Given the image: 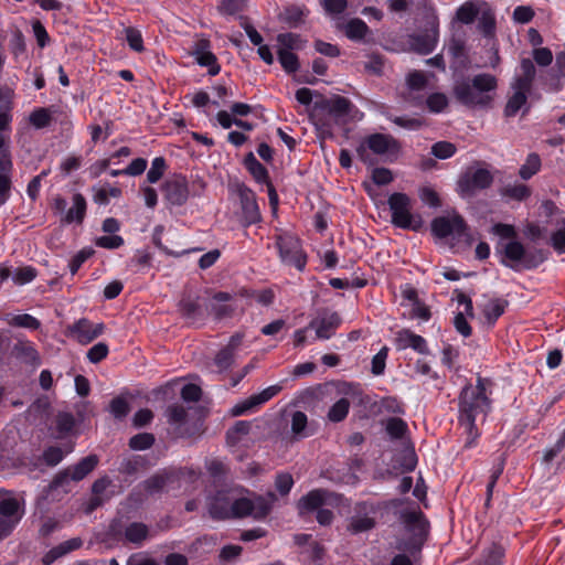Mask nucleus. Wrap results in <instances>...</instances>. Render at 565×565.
<instances>
[{"instance_id":"obj_1","label":"nucleus","mask_w":565,"mask_h":565,"mask_svg":"<svg viewBox=\"0 0 565 565\" xmlns=\"http://www.w3.org/2000/svg\"><path fill=\"white\" fill-rule=\"evenodd\" d=\"M497 87L498 79L494 75L481 73L475 75L472 78H456L452 86V94L455 98L465 106H483L491 100L490 96L486 95V93L495 90Z\"/></svg>"},{"instance_id":"obj_2","label":"nucleus","mask_w":565,"mask_h":565,"mask_svg":"<svg viewBox=\"0 0 565 565\" xmlns=\"http://www.w3.org/2000/svg\"><path fill=\"white\" fill-rule=\"evenodd\" d=\"M489 380L478 376L476 385L467 384L459 395V422H476L480 415L486 416L490 411V399L487 396Z\"/></svg>"},{"instance_id":"obj_3","label":"nucleus","mask_w":565,"mask_h":565,"mask_svg":"<svg viewBox=\"0 0 565 565\" xmlns=\"http://www.w3.org/2000/svg\"><path fill=\"white\" fill-rule=\"evenodd\" d=\"M546 249H497L495 257L504 266L514 270L531 269L542 264Z\"/></svg>"},{"instance_id":"obj_4","label":"nucleus","mask_w":565,"mask_h":565,"mask_svg":"<svg viewBox=\"0 0 565 565\" xmlns=\"http://www.w3.org/2000/svg\"><path fill=\"white\" fill-rule=\"evenodd\" d=\"M430 230L433 235L438 238L451 237L458 242H469L470 238L469 226L458 213L435 217L431 221Z\"/></svg>"},{"instance_id":"obj_5","label":"nucleus","mask_w":565,"mask_h":565,"mask_svg":"<svg viewBox=\"0 0 565 565\" xmlns=\"http://www.w3.org/2000/svg\"><path fill=\"white\" fill-rule=\"evenodd\" d=\"M402 519L405 527L413 533V539L409 542H399L397 548L408 552L414 556L422 550L423 541L427 533V521L418 509L404 511Z\"/></svg>"},{"instance_id":"obj_6","label":"nucleus","mask_w":565,"mask_h":565,"mask_svg":"<svg viewBox=\"0 0 565 565\" xmlns=\"http://www.w3.org/2000/svg\"><path fill=\"white\" fill-rule=\"evenodd\" d=\"M97 455H88L81 459L77 463L60 471L50 483L51 490L65 489L70 481H81L88 476L98 465Z\"/></svg>"},{"instance_id":"obj_7","label":"nucleus","mask_w":565,"mask_h":565,"mask_svg":"<svg viewBox=\"0 0 565 565\" xmlns=\"http://www.w3.org/2000/svg\"><path fill=\"white\" fill-rule=\"evenodd\" d=\"M243 166L257 184L266 185L269 205L273 211H276L279 204V196L270 180L268 169L257 160L252 151L245 154Z\"/></svg>"},{"instance_id":"obj_8","label":"nucleus","mask_w":565,"mask_h":565,"mask_svg":"<svg viewBox=\"0 0 565 565\" xmlns=\"http://www.w3.org/2000/svg\"><path fill=\"white\" fill-rule=\"evenodd\" d=\"M493 175L484 168H470L458 180V189L463 198H470L491 186Z\"/></svg>"},{"instance_id":"obj_9","label":"nucleus","mask_w":565,"mask_h":565,"mask_svg":"<svg viewBox=\"0 0 565 565\" xmlns=\"http://www.w3.org/2000/svg\"><path fill=\"white\" fill-rule=\"evenodd\" d=\"M371 150L375 154L396 153L401 149L398 140L391 135L375 132L367 136L364 141L356 148V153L363 162H367L369 154L366 150Z\"/></svg>"},{"instance_id":"obj_10","label":"nucleus","mask_w":565,"mask_h":565,"mask_svg":"<svg viewBox=\"0 0 565 565\" xmlns=\"http://www.w3.org/2000/svg\"><path fill=\"white\" fill-rule=\"evenodd\" d=\"M340 392L345 397L340 398L335 402L328 412V419L332 423L342 422L349 414L350 399L358 401L360 404L364 403L363 393L359 384L344 383Z\"/></svg>"},{"instance_id":"obj_11","label":"nucleus","mask_w":565,"mask_h":565,"mask_svg":"<svg viewBox=\"0 0 565 565\" xmlns=\"http://www.w3.org/2000/svg\"><path fill=\"white\" fill-rule=\"evenodd\" d=\"M270 509V503L263 498L250 500L248 498H236L233 494L231 518L252 515L256 519H263L269 513Z\"/></svg>"},{"instance_id":"obj_12","label":"nucleus","mask_w":565,"mask_h":565,"mask_svg":"<svg viewBox=\"0 0 565 565\" xmlns=\"http://www.w3.org/2000/svg\"><path fill=\"white\" fill-rule=\"evenodd\" d=\"M317 106L326 111L337 124H345L349 118H353V113H358V108L353 103L340 95L331 98H323Z\"/></svg>"},{"instance_id":"obj_13","label":"nucleus","mask_w":565,"mask_h":565,"mask_svg":"<svg viewBox=\"0 0 565 565\" xmlns=\"http://www.w3.org/2000/svg\"><path fill=\"white\" fill-rule=\"evenodd\" d=\"M392 223L399 228H412L411 199L405 193L395 192L388 198Z\"/></svg>"},{"instance_id":"obj_14","label":"nucleus","mask_w":565,"mask_h":565,"mask_svg":"<svg viewBox=\"0 0 565 565\" xmlns=\"http://www.w3.org/2000/svg\"><path fill=\"white\" fill-rule=\"evenodd\" d=\"M235 193L239 199L242 215L247 224H256L260 221V210L257 203L256 193L244 182L235 184Z\"/></svg>"},{"instance_id":"obj_15","label":"nucleus","mask_w":565,"mask_h":565,"mask_svg":"<svg viewBox=\"0 0 565 565\" xmlns=\"http://www.w3.org/2000/svg\"><path fill=\"white\" fill-rule=\"evenodd\" d=\"M281 390L282 387L279 384L264 388L262 392L238 402L232 408V415L242 416L256 411L259 406L275 397Z\"/></svg>"},{"instance_id":"obj_16","label":"nucleus","mask_w":565,"mask_h":565,"mask_svg":"<svg viewBox=\"0 0 565 565\" xmlns=\"http://www.w3.org/2000/svg\"><path fill=\"white\" fill-rule=\"evenodd\" d=\"M281 390L282 387L279 384L264 388L262 392L238 402L232 408V415L242 416L256 411L259 406L275 397Z\"/></svg>"},{"instance_id":"obj_17","label":"nucleus","mask_w":565,"mask_h":565,"mask_svg":"<svg viewBox=\"0 0 565 565\" xmlns=\"http://www.w3.org/2000/svg\"><path fill=\"white\" fill-rule=\"evenodd\" d=\"M166 200L175 206L183 205L189 198V184L184 175L178 174L166 180L162 185Z\"/></svg>"},{"instance_id":"obj_18","label":"nucleus","mask_w":565,"mask_h":565,"mask_svg":"<svg viewBox=\"0 0 565 565\" xmlns=\"http://www.w3.org/2000/svg\"><path fill=\"white\" fill-rule=\"evenodd\" d=\"M342 320L337 312L324 311L312 319L308 328L316 331V338L319 340H328L335 334Z\"/></svg>"},{"instance_id":"obj_19","label":"nucleus","mask_w":565,"mask_h":565,"mask_svg":"<svg viewBox=\"0 0 565 565\" xmlns=\"http://www.w3.org/2000/svg\"><path fill=\"white\" fill-rule=\"evenodd\" d=\"M191 54L200 66L207 68L210 76H216L221 72L218 60L210 50V41L201 40L196 42Z\"/></svg>"},{"instance_id":"obj_20","label":"nucleus","mask_w":565,"mask_h":565,"mask_svg":"<svg viewBox=\"0 0 565 565\" xmlns=\"http://www.w3.org/2000/svg\"><path fill=\"white\" fill-rule=\"evenodd\" d=\"M12 354L15 359L32 367H39L42 363L41 355L35 344L23 337H17V341L12 348Z\"/></svg>"},{"instance_id":"obj_21","label":"nucleus","mask_w":565,"mask_h":565,"mask_svg":"<svg viewBox=\"0 0 565 565\" xmlns=\"http://www.w3.org/2000/svg\"><path fill=\"white\" fill-rule=\"evenodd\" d=\"M70 335L82 344H87L98 338L104 331V324H94L89 320L83 318L72 324Z\"/></svg>"},{"instance_id":"obj_22","label":"nucleus","mask_w":565,"mask_h":565,"mask_svg":"<svg viewBox=\"0 0 565 565\" xmlns=\"http://www.w3.org/2000/svg\"><path fill=\"white\" fill-rule=\"evenodd\" d=\"M393 343L397 351L411 348L419 354L429 353L426 340L422 335L412 332L409 329H402L397 331Z\"/></svg>"},{"instance_id":"obj_23","label":"nucleus","mask_w":565,"mask_h":565,"mask_svg":"<svg viewBox=\"0 0 565 565\" xmlns=\"http://www.w3.org/2000/svg\"><path fill=\"white\" fill-rule=\"evenodd\" d=\"M242 341L243 335L235 333L230 338L228 343L216 353L214 365L217 367L218 373L227 371L234 364L235 353L242 344Z\"/></svg>"},{"instance_id":"obj_24","label":"nucleus","mask_w":565,"mask_h":565,"mask_svg":"<svg viewBox=\"0 0 565 565\" xmlns=\"http://www.w3.org/2000/svg\"><path fill=\"white\" fill-rule=\"evenodd\" d=\"M511 88L513 90V94L509 97L503 114L505 117H514L522 108L523 115L529 113L530 106H527V98L531 94V88H520L519 85L511 83Z\"/></svg>"},{"instance_id":"obj_25","label":"nucleus","mask_w":565,"mask_h":565,"mask_svg":"<svg viewBox=\"0 0 565 565\" xmlns=\"http://www.w3.org/2000/svg\"><path fill=\"white\" fill-rule=\"evenodd\" d=\"M233 493L230 491H218L210 499L209 512L213 519H231Z\"/></svg>"},{"instance_id":"obj_26","label":"nucleus","mask_w":565,"mask_h":565,"mask_svg":"<svg viewBox=\"0 0 565 565\" xmlns=\"http://www.w3.org/2000/svg\"><path fill=\"white\" fill-rule=\"evenodd\" d=\"M374 511L367 510L365 503L359 504L355 514L350 519L349 531L353 534L370 531L375 526V520L372 515Z\"/></svg>"},{"instance_id":"obj_27","label":"nucleus","mask_w":565,"mask_h":565,"mask_svg":"<svg viewBox=\"0 0 565 565\" xmlns=\"http://www.w3.org/2000/svg\"><path fill=\"white\" fill-rule=\"evenodd\" d=\"M331 493L324 489H315L303 495L298 502V509L301 514L319 510L327 503Z\"/></svg>"},{"instance_id":"obj_28","label":"nucleus","mask_w":565,"mask_h":565,"mask_svg":"<svg viewBox=\"0 0 565 565\" xmlns=\"http://www.w3.org/2000/svg\"><path fill=\"white\" fill-rule=\"evenodd\" d=\"M489 233L498 237L500 242H507L501 247H524V245L518 241L519 235L514 225L495 223L491 226Z\"/></svg>"},{"instance_id":"obj_29","label":"nucleus","mask_w":565,"mask_h":565,"mask_svg":"<svg viewBox=\"0 0 565 565\" xmlns=\"http://www.w3.org/2000/svg\"><path fill=\"white\" fill-rule=\"evenodd\" d=\"M82 544L83 542L79 537H73L71 540L64 541L61 544L52 547L49 552H46L42 557V563L44 565H51L58 558L79 548Z\"/></svg>"},{"instance_id":"obj_30","label":"nucleus","mask_w":565,"mask_h":565,"mask_svg":"<svg viewBox=\"0 0 565 565\" xmlns=\"http://www.w3.org/2000/svg\"><path fill=\"white\" fill-rule=\"evenodd\" d=\"M72 201L73 205L65 212V215L62 217V221L67 224H82L85 218L87 210L86 199L82 193H75L73 195Z\"/></svg>"},{"instance_id":"obj_31","label":"nucleus","mask_w":565,"mask_h":565,"mask_svg":"<svg viewBox=\"0 0 565 565\" xmlns=\"http://www.w3.org/2000/svg\"><path fill=\"white\" fill-rule=\"evenodd\" d=\"M23 513L24 511L21 509L18 499L6 492L4 497L0 499V518L10 519L18 524Z\"/></svg>"},{"instance_id":"obj_32","label":"nucleus","mask_w":565,"mask_h":565,"mask_svg":"<svg viewBox=\"0 0 565 565\" xmlns=\"http://www.w3.org/2000/svg\"><path fill=\"white\" fill-rule=\"evenodd\" d=\"M438 42V30L431 29L424 34H418L412 38V45L414 50L420 54H429L431 53Z\"/></svg>"},{"instance_id":"obj_33","label":"nucleus","mask_w":565,"mask_h":565,"mask_svg":"<svg viewBox=\"0 0 565 565\" xmlns=\"http://www.w3.org/2000/svg\"><path fill=\"white\" fill-rule=\"evenodd\" d=\"M508 300L503 298H489L482 305V313L488 323L494 324L495 321L504 313L508 307Z\"/></svg>"},{"instance_id":"obj_34","label":"nucleus","mask_w":565,"mask_h":565,"mask_svg":"<svg viewBox=\"0 0 565 565\" xmlns=\"http://www.w3.org/2000/svg\"><path fill=\"white\" fill-rule=\"evenodd\" d=\"M521 74L516 75L512 83L519 85L520 88H533L535 78V66L532 60L523 58L520 63Z\"/></svg>"},{"instance_id":"obj_35","label":"nucleus","mask_w":565,"mask_h":565,"mask_svg":"<svg viewBox=\"0 0 565 565\" xmlns=\"http://www.w3.org/2000/svg\"><path fill=\"white\" fill-rule=\"evenodd\" d=\"M233 296L230 292L218 291L213 296V300L217 303H213L211 307L212 313L216 319H223L232 316L234 312V307L231 305L224 303L231 301Z\"/></svg>"},{"instance_id":"obj_36","label":"nucleus","mask_w":565,"mask_h":565,"mask_svg":"<svg viewBox=\"0 0 565 565\" xmlns=\"http://www.w3.org/2000/svg\"><path fill=\"white\" fill-rule=\"evenodd\" d=\"M281 262L287 265L302 270L307 264V255L303 249H278Z\"/></svg>"},{"instance_id":"obj_37","label":"nucleus","mask_w":565,"mask_h":565,"mask_svg":"<svg viewBox=\"0 0 565 565\" xmlns=\"http://www.w3.org/2000/svg\"><path fill=\"white\" fill-rule=\"evenodd\" d=\"M309 10L301 6H289L285 8L281 19L290 28H298L308 15Z\"/></svg>"},{"instance_id":"obj_38","label":"nucleus","mask_w":565,"mask_h":565,"mask_svg":"<svg viewBox=\"0 0 565 565\" xmlns=\"http://www.w3.org/2000/svg\"><path fill=\"white\" fill-rule=\"evenodd\" d=\"M148 527L143 523L132 522L125 529V539L136 545H140L148 537Z\"/></svg>"},{"instance_id":"obj_39","label":"nucleus","mask_w":565,"mask_h":565,"mask_svg":"<svg viewBox=\"0 0 565 565\" xmlns=\"http://www.w3.org/2000/svg\"><path fill=\"white\" fill-rule=\"evenodd\" d=\"M9 326L14 328H24L28 330H38L41 327V321L29 313H20L11 316L7 319Z\"/></svg>"},{"instance_id":"obj_40","label":"nucleus","mask_w":565,"mask_h":565,"mask_svg":"<svg viewBox=\"0 0 565 565\" xmlns=\"http://www.w3.org/2000/svg\"><path fill=\"white\" fill-rule=\"evenodd\" d=\"M369 32L367 24L359 18L351 19L347 23L345 35L352 41H361Z\"/></svg>"},{"instance_id":"obj_41","label":"nucleus","mask_w":565,"mask_h":565,"mask_svg":"<svg viewBox=\"0 0 565 565\" xmlns=\"http://www.w3.org/2000/svg\"><path fill=\"white\" fill-rule=\"evenodd\" d=\"M30 124L36 129H43L52 122V110L46 107L35 108L29 116Z\"/></svg>"},{"instance_id":"obj_42","label":"nucleus","mask_w":565,"mask_h":565,"mask_svg":"<svg viewBox=\"0 0 565 565\" xmlns=\"http://www.w3.org/2000/svg\"><path fill=\"white\" fill-rule=\"evenodd\" d=\"M277 55L278 61L286 73L291 74L299 70V58L295 53L287 51L286 49H279L277 51Z\"/></svg>"},{"instance_id":"obj_43","label":"nucleus","mask_w":565,"mask_h":565,"mask_svg":"<svg viewBox=\"0 0 565 565\" xmlns=\"http://www.w3.org/2000/svg\"><path fill=\"white\" fill-rule=\"evenodd\" d=\"M541 169V158L537 153H530L525 160V163L520 168L519 175L523 180L531 179Z\"/></svg>"},{"instance_id":"obj_44","label":"nucleus","mask_w":565,"mask_h":565,"mask_svg":"<svg viewBox=\"0 0 565 565\" xmlns=\"http://www.w3.org/2000/svg\"><path fill=\"white\" fill-rule=\"evenodd\" d=\"M479 14V9L472 1H467L461 4L456 12V18L459 22L463 24H470L475 22Z\"/></svg>"},{"instance_id":"obj_45","label":"nucleus","mask_w":565,"mask_h":565,"mask_svg":"<svg viewBox=\"0 0 565 565\" xmlns=\"http://www.w3.org/2000/svg\"><path fill=\"white\" fill-rule=\"evenodd\" d=\"M125 40L128 46L135 52H143V39L141 32L135 26H127L124 30Z\"/></svg>"},{"instance_id":"obj_46","label":"nucleus","mask_w":565,"mask_h":565,"mask_svg":"<svg viewBox=\"0 0 565 565\" xmlns=\"http://www.w3.org/2000/svg\"><path fill=\"white\" fill-rule=\"evenodd\" d=\"M38 276V270L32 266L18 267L12 273V280L18 286H23L33 281Z\"/></svg>"},{"instance_id":"obj_47","label":"nucleus","mask_w":565,"mask_h":565,"mask_svg":"<svg viewBox=\"0 0 565 565\" xmlns=\"http://www.w3.org/2000/svg\"><path fill=\"white\" fill-rule=\"evenodd\" d=\"M167 161L163 157H156L151 161V167L147 172V181L149 183H157L167 170Z\"/></svg>"},{"instance_id":"obj_48","label":"nucleus","mask_w":565,"mask_h":565,"mask_svg":"<svg viewBox=\"0 0 565 565\" xmlns=\"http://www.w3.org/2000/svg\"><path fill=\"white\" fill-rule=\"evenodd\" d=\"M205 468L209 472V475L215 480L221 481L225 478L226 473L228 472L227 465L216 458L207 459L205 461Z\"/></svg>"},{"instance_id":"obj_49","label":"nucleus","mask_w":565,"mask_h":565,"mask_svg":"<svg viewBox=\"0 0 565 565\" xmlns=\"http://www.w3.org/2000/svg\"><path fill=\"white\" fill-rule=\"evenodd\" d=\"M460 426L463 428L465 434V449L473 448L477 445V439L480 436L479 429L476 425V422H459Z\"/></svg>"},{"instance_id":"obj_50","label":"nucleus","mask_w":565,"mask_h":565,"mask_svg":"<svg viewBox=\"0 0 565 565\" xmlns=\"http://www.w3.org/2000/svg\"><path fill=\"white\" fill-rule=\"evenodd\" d=\"M241 295L246 298H254L258 303L263 306H269L274 302L275 294L271 289L263 290H247L243 289Z\"/></svg>"},{"instance_id":"obj_51","label":"nucleus","mask_w":565,"mask_h":565,"mask_svg":"<svg viewBox=\"0 0 565 565\" xmlns=\"http://www.w3.org/2000/svg\"><path fill=\"white\" fill-rule=\"evenodd\" d=\"M180 309L186 318L192 320H196L203 316L200 303L191 298H183L180 301Z\"/></svg>"},{"instance_id":"obj_52","label":"nucleus","mask_w":565,"mask_h":565,"mask_svg":"<svg viewBox=\"0 0 565 565\" xmlns=\"http://www.w3.org/2000/svg\"><path fill=\"white\" fill-rule=\"evenodd\" d=\"M478 28L484 36H491L495 31V17L493 12L488 9L481 12L478 21Z\"/></svg>"},{"instance_id":"obj_53","label":"nucleus","mask_w":565,"mask_h":565,"mask_svg":"<svg viewBox=\"0 0 565 565\" xmlns=\"http://www.w3.org/2000/svg\"><path fill=\"white\" fill-rule=\"evenodd\" d=\"M448 104V98L444 93H433L426 99L428 110L434 114L443 113Z\"/></svg>"},{"instance_id":"obj_54","label":"nucleus","mask_w":565,"mask_h":565,"mask_svg":"<svg viewBox=\"0 0 565 565\" xmlns=\"http://www.w3.org/2000/svg\"><path fill=\"white\" fill-rule=\"evenodd\" d=\"M502 195L515 201H523L531 195V189L522 183L508 185L503 189Z\"/></svg>"},{"instance_id":"obj_55","label":"nucleus","mask_w":565,"mask_h":565,"mask_svg":"<svg viewBox=\"0 0 565 565\" xmlns=\"http://www.w3.org/2000/svg\"><path fill=\"white\" fill-rule=\"evenodd\" d=\"M407 429V424L398 417H392L386 423V431L393 439L403 438Z\"/></svg>"},{"instance_id":"obj_56","label":"nucleus","mask_w":565,"mask_h":565,"mask_svg":"<svg viewBox=\"0 0 565 565\" xmlns=\"http://www.w3.org/2000/svg\"><path fill=\"white\" fill-rule=\"evenodd\" d=\"M167 417H168V422L171 425H175V426L180 427L185 423L186 417H188V412L180 404L170 405L167 409Z\"/></svg>"},{"instance_id":"obj_57","label":"nucleus","mask_w":565,"mask_h":565,"mask_svg":"<svg viewBox=\"0 0 565 565\" xmlns=\"http://www.w3.org/2000/svg\"><path fill=\"white\" fill-rule=\"evenodd\" d=\"M504 557V550L500 545L493 544L482 556L480 565H501Z\"/></svg>"},{"instance_id":"obj_58","label":"nucleus","mask_w":565,"mask_h":565,"mask_svg":"<svg viewBox=\"0 0 565 565\" xmlns=\"http://www.w3.org/2000/svg\"><path fill=\"white\" fill-rule=\"evenodd\" d=\"M456 151V146L449 141H437L431 146V153L441 160L451 158Z\"/></svg>"},{"instance_id":"obj_59","label":"nucleus","mask_w":565,"mask_h":565,"mask_svg":"<svg viewBox=\"0 0 565 565\" xmlns=\"http://www.w3.org/2000/svg\"><path fill=\"white\" fill-rule=\"evenodd\" d=\"M154 443V436L150 433H140L132 436L129 440V447L134 450L149 449Z\"/></svg>"},{"instance_id":"obj_60","label":"nucleus","mask_w":565,"mask_h":565,"mask_svg":"<svg viewBox=\"0 0 565 565\" xmlns=\"http://www.w3.org/2000/svg\"><path fill=\"white\" fill-rule=\"evenodd\" d=\"M277 42L280 45L279 49H286L287 51L291 52L292 50L300 49L299 43L301 42V39H300V35L297 33L287 32V33H279L277 35Z\"/></svg>"},{"instance_id":"obj_61","label":"nucleus","mask_w":565,"mask_h":565,"mask_svg":"<svg viewBox=\"0 0 565 565\" xmlns=\"http://www.w3.org/2000/svg\"><path fill=\"white\" fill-rule=\"evenodd\" d=\"M75 427V418L71 413H58L56 416V428L61 436L70 434Z\"/></svg>"},{"instance_id":"obj_62","label":"nucleus","mask_w":565,"mask_h":565,"mask_svg":"<svg viewBox=\"0 0 565 565\" xmlns=\"http://www.w3.org/2000/svg\"><path fill=\"white\" fill-rule=\"evenodd\" d=\"M250 428H252L250 422L238 420L227 431V439L230 440V443L235 444L239 440L241 436L247 435L249 433Z\"/></svg>"},{"instance_id":"obj_63","label":"nucleus","mask_w":565,"mask_h":565,"mask_svg":"<svg viewBox=\"0 0 565 565\" xmlns=\"http://www.w3.org/2000/svg\"><path fill=\"white\" fill-rule=\"evenodd\" d=\"M307 415L300 411H297L292 414L291 418V430L298 437H307L308 434L305 433L307 427Z\"/></svg>"},{"instance_id":"obj_64","label":"nucleus","mask_w":565,"mask_h":565,"mask_svg":"<svg viewBox=\"0 0 565 565\" xmlns=\"http://www.w3.org/2000/svg\"><path fill=\"white\" fill-rule=\"evenodd\" d=\"M168 480L169 476L167 475H156L143 482V488L148 493L153 494L162 490Z\"/></svg>"}]
</instances>
